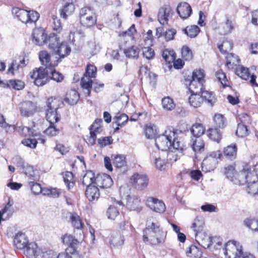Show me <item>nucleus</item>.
Returning a JSON list of instances; mask_svg holds the SVG:
<instances>
[{
    "label": "nucleus",
    "instance_id": "obj_1",
    "mask_svg": "<svg viewBox=\"0 0 258 258\" xmlns=\"http://www.w3.org/2000/svg\"><path fill=\"white\" fill-rule=\"evenodd\" d=\"M177 133L171 127L167 128L164 133L155 139V144L159 150L167 151L168 149L183 151L185 146L177 138Z\"/></svg>",
    "mask_w": 258,
    "mask_h": 258
},
{
    "label": "nucleus",
    "instance_id": "obj_2",
    "mask_svg": "<svg viewBox=\"0 0 258 258\" xmlns=\"http://www.w3.org/2000/svg\"><path fill=\"white\" fill-rule=\"evenodd\" d=\"M143 240L149 241L152 244H158L163 241L164 232L157 221L148 222L143 231Z\"/></svg>",
    "mask_w": 258,
    "mask_h": 258
},
{
    "label": "nucleus",
    "instance_id": "obj_3",
    "mask_svg": "<svg viewBox=\"0 0 258 258\" xmlns=\"http://www.w3.org/2000/svg\"><path fill=\"white\" fill-rule=\"evenodd\" d=\"M205 74L202 69L196 70L191 77L188 76L185 79V84L188 87L190 93L201 94L204 90Z\"/></svg>",
    "mask_w": 258,
    "mask_h": 258
},
{
    "label": "nucleus",
    "instance_id": "obj_4",
    "mask_svg": "<svg viewBox=\"0 0 258 258\" xmlns=\"http://www.w3.org/2000/svg\"><path fill=\"white\" fill-rule=\"evenodd\" d=\"M13 15L25 24L35 23L39 18V14L35 11H27L19 8H13Z\"/></svg>",
    "mask_w": 258,
    "mask_h": 258
},
{
    "label": "nucleus",
    "instance_id": "obj_5",
    "mask_svg": "<svg viewBox=\"0 0 258 258\" xmlns=\"http://www.w3.org/2000/svg\"><path fill=\"white\" fill-rule=\"evenodd\" d=\"M80 22L82 25L90 27L97 22V17L93 9L89 7L82 8L79 13Z\"/></svg>",
    "mask_w": 258,
    "mask_h": 258
},
{
    "label": "nucleus",
    "instance_id": "obj_6",
    "mask_svg": "<svg viewBox=\"0 0 258 258\" xmlns=\"http://www.w3.org/2000/svg\"><path fill=\"white\" fill-rule=\"evenodd\" d=\"M49 72L47 69H44L43 67L36 68L32 72L30 73V77L33 79L34 84L38 86H43L49 81Z\"/></svg>",
    "mask_w": 258,
    "mask_h": 258
},
{
    "label": "nucleus",
    "instance_id": "obj_7",
    "mask_svg": "<svg viewBox=\"0 0 258 258\" xmlns=\"http://www.w3.org/2000/svg\"><path fill=\"white\" fill-rule=\"evenodd\" d=\"M47 108L46 110V118L50 124H54L59 120V117L57 113L58 108L57 100L50 97L47 101Z\"/></svg>",
    "mask_w": 258,
    "mask_h": 258
},
{
    "label": "nucleus",
    "instance_id": "obj_8",
    "mask_svg": "<svg viewBox=\"0 0 258 258\" xmlns=\"http://www.w3.org/2000/svg\"><path fill=\"white\" fill-rule=\"evenodd\" d=\"M96 74V68L93 65H87L85 73L81 80V85L83 89L87 90V94L90 95L91 90L92 87V78H94Z\"/></svg>",
    "mask_w": 258,
    "mask_h": 258
},
{
    "label": "nucleus",
    "instance_id": "obj_9",
    "mask_svg": "<svg viewBox=\"0 0 258 258\" xmlns=\"http://www.w3.org/2000/svg\"><path fill=\"white\" fill-rule=\"evenodd\" d=\"M223 251L226 258H240L243 252L241 245L235 240L227 242L225 244Z\"/></svg>",
    "mask_w": 258,
    "mask_h": 258
},
{
    "label": "nucleus",
    "instance_id": "obj_10",
    "mask_svg": "<svg viewBox=\"0 0 258 258\" xmlns=\"http://www.w3.org/2000/svg\"><path fill=\"white\" fill-rule=\"evenodd\" d=\"M222 153L219 150L213 151L210 153L209 155L205 158L202 164L203 171L206 172L213 170L218 164V159H220Z\"/></svg>",
    "mask_w": 258,
    "mask_h": 258
},
{
    "label": "nucleus",
    "instance_id": "obj_11",
    "mask_svg": "<svg viewBox=\"0 0 258 258\" xmlns=\"http://www.w3.org/2000/svg\"><path fill=\"white\" fill-rule=\"evenodd\" d=\"M24 253L28 258H36L39 256H45V254H50L52 251H44L40 249L35 242H29L23 249Z\"/></svg>",
    "mask_w": 258,
    "mask_h": 258
},
{
    "label": "nucleus",
    "instance_id": "obj_12",
    "mask_svg": "<svg viewBox=\"0 0 258 258\" xmlns=\"http://www.w3.org/2000/svg\"><path fill=\"white\" fill-rule=\"evenodd\" d=\"M240 184L243 182L251 183L258 180V174L256 170L253 171V166L248 167L246 166L243 169L239 172Z\"/></svg>",
    "mask_w": 258,
    "mask_h": 258
},
{
    "label": "nucleus",
    "instance_id": "obj_13",
    "mask_svg": "<svg viewBox=\"0 0 258 258\" xmlns=\"http://www.w3.org/2000/svg\"><path fill=\"white\" fill-rule=\"evenodd\" d=\"M21 115L23 117H29L33 116L37 110L36 103L31 101H25L19 104Z\"/></svg>",
    "mask_w": 258,
    "mask_h": 258
},
{
    "label": "nucleus",
    "instance_id": "obj_14",
    "mask_svg": "<svg viewBox=\"0 0 258 258\" xmlns=\"http://www.w3.org/2000/svg\"><path fill=\"white\" fill-rule=\"evenodd\" d=\"M53 53L50 55V54L46 50H42L40 51L39 54V58L42 65L45 66L44 69H47L49 70L50 69H53L57 66L58 63L60 61L57 57H56V60L53 61L52 57Z\"/></svg>",
    "mask_w": 258,
    "mask_h": 258
},
{
    "label": "nucleus",
    "instance_id": "obj_15",
    "mask_svg": "<svg viewBox=\"0 0 258 258\" xmlns=\"http://www.w3.org/2000/svg\"><path fill=\"white\" fill-rule=\"evenodd\" d=\"M149 179L144 174L135 173L130 178V182L137 189L142 190L145 188L148 184Z\"/></svg>",
    "mask_w": 258,
    "mask_h": 258
},
{
    "label": "nucleus",
    "instance_id": "obj_16",
    "mask_svg": "<svg viewBox=\"0 0 258 258\" xmlns=\"http://www.w3.org/2000/svg\"><path fill=\"white\" fill-rule=\"evenodd\" d=\"M146 204L150 209L156 213H163L166 209L165 205L162 201L152 197L147 199Z\"/></svg>",
    "mask_w": 258,
    "mask_h": 258
},
{
    "label": "nucleus",
    "instance_id": "obj_17",
    "mask_svg": "<svg viewBox=\"0 0 258 258\" xmlns=\"http://www.w3.org/2000/svg\"><path fill=\"white\" fill-rule=\"evenodd\" d=\"M236 74L241 79L247 80L250 78L249 82L252 87H258V84L256 82V76L254 75L250 76L249 70L247 68L243 66H238L236 69Z\"/></svg>",
    "mask_w": 258,
    "mask_h": 258
},
{
    "label": "nucleus",
    "instance_id": "obj_18",
    "mask_svg": "<svg viewBox=\"0 0 258 258\" xmlns=\"http://www.w3.org/2000/svg\"><path fill=\"white\" fill-rule=\"evenodd\" d=\"M113 184L111 177L106 174H98L95 178V184L102 188L110 187Z\"/></svg>",
    "mask_w": 258,
    "mask_h": 258
},
{
    "label": "nucleus",
    "instance_id": "obj_19",
    "mask_svg": "<svg viewBox=\"0 0 258 258\" xmlns=\"http://www.w3.org/2000/svg\"><path fill=\"white\" fill-rule=\"evenodd\" d=\"M172 15V9L168 5H165L159 10L158 20L160 23L164 25L167 24L168 18Z\"/></svg>",
    "mask_w": 258,
    "mask_h": 258
},
{
    "label": "nucleus",
    "instance_id": "obj_20",
    "mask_svg": "<svg viewBox=\"0 0 258 258\" xmlns=\"http://www.w3.org/2000/svg\"><path fill=\"white\" fill-rule=\"evenodd\" d=\"M32 41L36 45L40 46L47 41V35L45 31L41 28H36L33 30L32 34Z\"/></svg>",
    "mask_w": 258,
    "mask_h": 258
},
{
    "label": "nucleus",
    "instance_id": "obj_21",
    "mask_svg": "<svg viewBox=\"0 0 258 258\" xmlns=\"http://www.w3.org/2000/svg\"><path fill=\"white\" fill-rule=\"evenodd\" d=\"M177 12L183 19L188 18L192 14V9L190 5L186 3H179L177 7Z\"/></svg>",
    "mask_w": 258,
    "mask_h": 258
},
{
    "label": "nucleus",
    "instance_id": "obj_22",
    "mask_svg": "<svg viewBox=\"0 0 258 258\" xmlns=\"http://www.w3.org/2000/svg\"><path fill=\"white\" fill-rule=\"evenodd\" d=\"M140 202L141 200L139 198L128 196L126 199V206L130 211H136L139 212L142 210Z\"/></svg>",
    "mask_w": 258,
    "mask_h": 258
},
{
    "label": "nucleus",
    "instance_id": "obj_23",
    "mask_svg": "<svg viewBox=\"0 0 258 258\" xmlns=\"http://www.w3.org/2000/svg\"><path fill=\"white\" fill-rule=\"evenodd\" d=\"M29 242L27 236L23 233L19 232L14 237V245L18 249L23 250Z\"/></svg>",
    "mask_w": 258,
    "mask_h": 258
},
{
    "label": "nucleus",
    "instance_id": "obj_24",
    "mask_svg": "<svg viewBox=\"0 0 258 258\" xmlns=\"http://www.w3.org/2000/svg\"><path fill=\"white\" fill-rule=\"evenodd\" d=\"M71 48L68 44L67 42H61L56 50L53 52L55 54L57 55L59 57V60L68 56L71 52Z\"/></svg>",
    "mask_w": 258,
    "mask_h": 258
},
{
    "label": "nucleus",
    "instance_id": "obj_25",
    "mask_svg": "<svg viewBox=\"0 0 258 258\" xmlns=\"http://www.w3.org/2000/svg\"><path fill=\"white\" fill-rule=\"evenodd\" d=\"M65 4L60 10V16L66 19L68 15H71L75 10L74 3L76 0H64Z\"/></svg>",
    "mask_w": 258,
    "mask_h": 258
},
{
    "label": "nucleus",
    "instance_id": "obj_26",
    "mask_svg": "<svg viewBox=\"0 0 258 258\" xmlns=\"http://www.w3.org/2000/svg\"><path fill=\"white\" fill-rule=\"evenodd\" d=\"M85 194L89 201L97 200L100 197V192L97 185H92L86 187Z\"/></svg>",
    "mask_w": 258,
    "mask_h": 258
},
{
    "label": "nucleus",
    "instance_id": "obj_27",
    "mask_svg": "<svg viewBox=\"0 0 258 258\" xmlns=\"http://www.w3.org/2000/svg\"><path fill=\"white\" fill-rule=\"evenodd\" d=\"M224 173L228 179L233 182L235 184H240L239 180V172L237 173L234 166L229 165L225 168Z\"/></svg>",
    "mask_w": 258,
    "mask_h": 258
},
{
    "label": "nucleus",
    "instance_id": "obj_28",
    "mask_svg": "<svg viewBox=\"0 0 258 258\" xmlns=\"http://www.w3.org/2000/svg\"><path fill=\"white\" fill-rule=\"evenodd\" d=\"M197 241L204 248H209L212 244L211 237L203 233L195 234Z\"/></svg>",
    "mask_w": 258,
    "mask_h": 258
},
{
    "label": "nucleus",
    "instance_id": "obj_29",
    "mask_svg": "<svg viewBox=\"0 0 258 258\" xmlns=\"http://www.w3.org/2000/svg\"><path fill=\"white\" fill-rule=\"evenodd\" d=\"M0 86L3 87L7 86L9 88L12 87L15 90H21L24 88L25 84L23 81L19 80H10L7 84L2 81H0Z\"/></svg>",
    "mask_w": 258,
    "mask_h": 258
},
{
    "label": "nucleus",
    "instance_id": "obj_30",
    "mask_svg": "<svg viewBox=\"0 0 258 258\" xmlns=\"http://www.w3.org/2000/svg\"><path fill=\"white\" fill-rule=\"evenodd\" d=\"M61 43L59 38L54 33H51L47 38L46 43L48 44V47L53 52Z\"/></svg>",
    "mask_w": 258,
    "mask_h": 258
},
{
    "label": "nucleus",
    "instance_id": "obj_31",
    "mask_svg": "<svg viewBox=\"0 0 258 258\" xmlns=\"http://www.w3.org/2000/svg\"><path fill=\"white\" fill-rule=\"evenodd\" d=\"M61 239L64 244L73 248L74 250L79 243L78 240L71 234H66L61 237Z\"/></svg>",
    "mask_w": 258,
    "mask_h": 258
},
{
    "label": "nucleus",
    "instance_id": "obj_32",
    "mask_svg": "<svg viewBox=\"0 0 258 258\" xmlns=\"http://www.w3.org/2000/svg\"><path fill=\"white\" fill-rule=\"evenodd\" d=\"M80 95L76 90H71L66 94L65 101L71 105L76 104L79 101Z\"/></svg>",
    "mask_w": 258,
    "mask_h": 258
},
{
    "label": "nucleus",
    "instance_id": "obj_33",
    "mask_svg": "<svg viewBox=\"0 0 258 258\" xmlns=\"http://www.w3.org/2000/svg\"><path fill=\"white\" fill-rule=\"evenodd\" d=\"M95 173L91 170L87 171L82 178V184L83 185L88 187L90 185L95 184Z\"/></svg>",
    "mask_w": 258,
    "mask_h": 258
},
{
    "label": "nucleus",
    "instance_id": "obj_34",
    "mask_svg": "<svg viewBox=\"0 0 258 258\" xmlns=\"http://www.w3.org/2000/svg\"><path fill=\"white\" fill-rule=\"evenodd\" d=\"M188 101L191 106L197 108L201 106L203 102V98L201 94L191 93L188 98Z\"/></svg>",
    "mask_w": 258,
    "mask_h": 258
},
{
    "label": "nucleus",
    "instance_id": "obj_35",
    "mask_svg": "<svg viewBox=\"0 0 258 258\" xmlns=\"http://www.w3.org/2000/svg\"><path fill=\"white\" fill-rule=\"evenodd\" d=\"M204 219L202 217H197L192 224L191 228L195 234L203 233L202 230L204 225Z\"/></svg>",
    "mask_w": 258,
    "mask_h": 258
},
{
    "label": "nucleus",
    "instance_id": "obj_36",
    "mask_svg": "<svg viewBox=\"0 0 258 258\" xmlns=\"http://www.w3.org/2000/svg\"><path fill=\"white\" fill-rule=\"evenodd\" d=\"M204 132L205 128L201 123H196L190 128V133L195 139L201 138V136L204 134Z\"/></svg>",
    "mask_w": 258,
    "mask_h": 258
},
{
    "label": "nucleus",
    "instance_id": "obj_37",
    "mask_svg": "<svg viewBox=\"0 0 258 258\" xmlns=\"http://www.w3.org/2000/svg\"><path fill=\"white\" fill-rule=\"evenodd\" d=\"M203 100H205V102L211 106H213L214 103L216 102V98L214 93L212 92H209L206 90H204L201 93Z\"/></svg>",
    "mask_w": 258,
    "mask_h": 258
},
{
    "label": "nucleus",
    "instance_id": "obj_38",
    "mask_svg": "<svg viewBox=\"0 0 258 258\" xmlns=\"http://www.w3.org/2000/svg\"><path fill=\"white\" fill-rule=\"evenodd\" d=\"M63 178L64 182L68 189H71L74 187L75 180L74 174L72 172L66 171L63 174Z\"/></svg>",
    "mask_w": 258,
    "mask_h": 258
},
{
    "label": "nucleus",
    "instance_id": "obj_39",
    "mask_svg": "<svg viewBox=\"0 0 258 258\" xmlns=\"http://www.w3.org/2000/svg\"><path fill=\"white\" fill-rule=\"evenodd\" d=\"M186 255L191 258H200L202 257V252L196 245H191L186 251Z\"/></svg>",
    "mask_w": 258,
    "mask_h": 258
},
{
    "label": "nucleus",
    "instance_id": "obj_40",
    "mask_svg": "<svg viewBox=\"0 0 258 258\" xmlns=\"http://www.w3.org/2000/svg\"><path fill=\"white\" fill-rule=\"evenodd\" d=\"M70 220L73 226L77 229L83 228V224L80 217L75 212L71 213Z\"/></svg>",
    "mask_w": 258,
    "mask_h": 258
},
{
    "label": "nucleus",
    "instance_id": "obj_41",
    "mask_svg": "<svg viewBox=\"0 0 258 258\" xmlns=\"http://www.w3.org/2000/svg\"><path fill=\"white\" fill-rule=\"evenodd\" d=\"M205 143L201 138H197L192 139L191 147L193 150L197 152H201L204 150Z\"/></svg>",
    "mask_w": 258,
    "mask_h": 258
},
{
    "label": "nucleus",
    "instance_id": "obj_42",
    "mask_svg": "<svg viewBox=\"0 0 258 258\" xmlns=\"http://www.w3.org/2000/svg\"><path fill=\"white\" fill-rule=\"evenodd\" d=\"M125 239L123 235L120 233H116L111 236L110 244L113 246L118 247L124 244Z\"/></svg>",
    "mask_w": 258,
    "mask_h": 258
},
{
    "label": "nucleus",
    "instance_id": "obj_43",
    "mask_svg": "<svg viewBox=\"0 0 258 258\" xmlns=\"http://www.w3.org/2000/svg\"><path fill=\"white\" fill-rule=\"evenodd\" d=\"M184 33L190 38H195L200 31V28L197 25L187 26L183 30Z\"/></svg>",
    "mask_w": 258,
    "mask_h": 258
},
{
    "label": "nucleus",
    "instance_id": "obj_44",
    "mask_svg": "<svg viewBox=\"0 0 258 258\" xmlns=\"http://www.w3.org/2000/svg\"><path fill=\"white\" fill-rule=\"evenodd\" d=\"M220 29V33L223 35L230 33L234 29L232 21L227 18L226 22L221 25Z\"/></svg>",
    "mask_w": 258,
    "mask_h": 258
},
{
    "label": "nucleus",
    "instance_id": "obj_45",
    "mask_svg": "<svg viewBox=\"0 0 258 258\" xmlns=\"http://www.w3.org/2000/svg\"><path fill=\"white\" fill-rule=\"evenodd\" d=\"M208 137L213 141L219 143L222 139V134L217 128H210L208 131Z\"/></svg>",
    "mask_w": 258,
    "mask_h": 258
},
{
    "label": "nucleus",
    "instance_id": "obj_46",
    "mask_svg": "<svg viewBox=\"0 0 258 258\" xmlns=\"http://www.w3.org/2000/svg\"><path fill=\"white\" fill-rule=\"evenodd\" d=\"M124 53L130 58H137L139 56V49L137 46H132L124 49Z\"/></svg>",
    "mask_w": 258,
    "mask_h": 258
},
{
    "label": "nucleus",
    "instance_id": "obj_47",
    "mask_svg": "<svg viewBox=\"0 0 258 258\" xmlns=\"http://www.w3.org/2000/svg\"><path fill=\"white\" fill-rule=\"evenodd\" d=\"M237 153V147L235 144L228 146L224 149V154L228 159L235 158Z\"/></svg>",
    "mask_w": 258,
    "mask_h": 258
},
{
    "label": "nucleus",
    "instance_id": "obj_48",
    "mask_svg": "<svg viewBox=\"0 0 258 258\" xmlns=\"http://www.w3.org/2000/svg\"><path fill=\"white\" fill-rule=\"evenodd\" d=\"M240 61L239 57L234 53H228L226 56V66L228 68H233L236 66Z\"/></svg>",
    "mask_w": 258,
    "mask_h": 258
},
{
    "label": "nucleus",
    "instance_id": "obj_49",
    "mask_svg": "<svg viewBox=\"0 0 258 258\" xmlns=\"http://www.w3.org/2000/svg\"><path fill=\"white\" fill-rule=\"evenodd\" d=\"M214 122L216 128H223L226 126V120L224 116L221 114H216L214 118Z\"/></svg>",
    "mask_w": 258,
    "mask_h": 258
},
{
    "label": "nucleus",
    "instance_id": "obj_50",
    "mask_svg": "<svg viewBox=\"0 0 258 258\" xmlns=\"http://www.w3.org/2000/svg\"><path fill=\"white\" fill-rule=\"evenodd\" d=\"M23 169L25 174L28 176V181L38 179V176L32 166L27 165Z\"/></svg>",
    "mask_w": 258,
    "mask_h": 258
},
{
    "label": "nucleus",
    "instance_id": "obj_51",
    "mask_svg": "<svg viewBox=\"0 0 258 258\" xmlns=\"http://www.w3.org/2000/svg\"><path fill=\"white\" fill-rule=\"evenodd\" d=\"M162 57L166 62L170 63L175 59V53L173 50L165 49L162 52Z\"/></svg>",
    "mask_w": 258,
    "mask_h": 258
},
{
    "label": "nucleus",
    "instance_id": "obj_52",
    "mask_svg": "<svg viewBox=\"0 0 258 258\" xmlns=\"http://www.w3.org/2000/svg\"><path fill=\"white\" fill-rule=\"evenodd\" d=\"M215 76L218 81L221 84L223 88L228 86V81L226 75L221 70L216 72Z\"/></svg>",
    "mask_w": 258,
    "mask_h": 258
},
{
    "label": "nucleus",
    "instance_id": "obj_53",
    "mask_svg": "<svg viewBox=\"0 0 258 258\" xmlns=\"http://www.w3.org/2000/svg\"><path fill=\"white\" fill-rule=\"evenodd\" d=\"M113 164L115 167L119 168L126 166L125 157L123 155H117L113 158Z\"/></svg>",
    "mask_w": 258,
    "mask_h": 258
},
{
    "label": "nucleus",
    "instance_id": "obj_54",
    "mask_svg": "<svg viewBox=\"0 0 258 258\" xmlns=\"http://www.w3.org/2000/svg\"><path fill=\"white\" fill-rule=\"evenodd\" d=\"M38 180H30L28 183L32 192L34 195H39L42 191V188L41 185L37 182Z\"/></svg>",
    "mask_w": 258,
    "mask_h": 258
},
{
    "label": "nucleus",
    "instance_id": "obj_55",
    "mask_svg": "<svg viewBox=\"0 0 258 258\" xmlns=\"http://www.w3.org/2000/svg\"><path fill=\"white\" fill-rule=\"evenodd\" d=\"M233 47V43L230 41L225 40L223 43L218 45V48L222 53L225 54L230 51Z\"/></svg>",
    "mask_w": 258,
    "mask_h": 258
},
{
    "label": "nucleus",
    "instance_id": "obj_56",
    "mask_svg": "<svg viewBox=\"0 0 258 258\" xmlns=\"http://www.w3.org/2000/svg\"><path fill=\"white\" fill-rule=\"evenodd\" d=\"M49 80H53L57 82H61L63 80V76L59 72H56L54 68L49 69Z\"/></svg>",
    "mask_w": 258,
    "mask_h": 258
},
{
    "label": "nucleus",
    "instance_id": "obj_57",
    "mask_svg": "<svg viewBox=\"0 0 258 258\" xmlns=\"http://www.w3.org/2000/svg\"><path fill=\"white\" fill-rule=\"evenodd\" d=\"M162 104L164 109L172 110L175 107V104L172 99L169 97H164L162 100Z\"/></svg>",
    "mask_w": 258,
    "mask_h": 258
},
{
    "label": "nucleus",
    "instance_id": "obj_58",
    "mask_svg": "<svg viewBox=\"0 0 258 258\" xmlns=\"http://www.w3.org/2000/svg\"><path fill=\"white\" fill-rule=\"evenodd\" d=\"M236 134L237 136L241 138L247 136L249 134L247 125L239 123L237 125Z\"/></svg>",
    "mask_w": 258,
    "mask_h": 258
},
{
    "label": "nucleus",
    "instance_id": "obj_59",
    "mask_svg": "<svg viewBox=\"0 0 258 258\" xmlns=\"http://www.w3.org/2000/svg\"><path fill=\"white\" fill-rule=\"evenodd\" d=\"M165 152L167 156V160L172 163L176 161L177 160L178 155L177 153H175V152H178L179 153H181L183 151L175 150L173 148H170L168 149L167 151Z\"/></svg>",
    "mask_w": 258,
    "mask_h": 258
},
{
    "label": "nucleus",
    "instance_id": "obj_60",
    "mask_svg": "<svg viewBox=\"0 0 258 258\" xmlns=\"http://www.w3.org/2000/svg\"><path fill=\"white\" fill-rule=\"evenodd\" d=\"M106 214L108 219L115 220L119 215V210L114 206H110L107 210Z\"/></svg>",
    "mask_w": 258,
    "mask_h": 258
},
{
    "label": "nucleus",
    "instance_id": "obj_61",
    "mask_svg": "<svg viewBox=\"0 0 258 258\" xmlns=\"http://www.w3.org/2000/svg\"><path fill=\"white\" fill-rule=\"evenodd\" d=\"M244 225L253 231H258V219H246L244 221Z\"/></svg>",
    "mask_w": 258,
    "mask_h": 258
},
{
    "label": "nucleus",
    "instance_id": "obj_62",
    "mask_svg": "<svg viewBox=\"0 0 258 258\" xmlns=\"http://www.w3.org/2000/svg\"><path fill=\"white\" fill-rule=\"evenodd\" d=\"M182 57L186 60H190L192 58L191 50L187 46H183L181 49Z\"/></svg>",
    "mask_w": 258,
    "mask_h": 258
},
{
    "label": "nucleus",
    "instance_id": "obj_63",
    "mask_svg": "<svg viewBox=\"0 0 258 258\" xmlns=\"http://www.w3.org/2000/svg\"><path fill=\"white\" fill-rule=\"evenodd\" d=\"M248 192L253 196L258 195V180L254 182L247 183Z\"/></svg>",
    "mask_w": 258,
    "mask_h": 258
},
{
    "label": "nucleus",
    "instance_id": "obj_64",
    "mask_svg": "<svg viewBox=\"0 0 258 258\" xmlns=\"http://www.w3.org/2000/svg\"><path fill=\"white\" fill-rule=\"evenodd\" d=\"M38 141L35 139L27 138L22 141V144L31 149H35L36 147Z\"/></svg>",
    "mask_w": 258,
    "mask_h": 258
}]
</instances>
